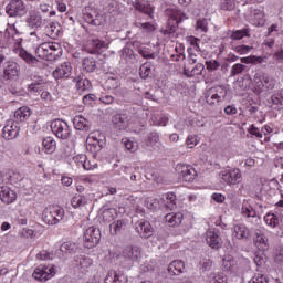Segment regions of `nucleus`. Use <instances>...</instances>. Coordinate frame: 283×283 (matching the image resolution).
<instances>
[{
    "label": "nucleus",
    "instance_id": "1",
    "mask_svg": "<svg viewBox=\"0 0 283 283\" xmlns=\"http://www.w3.org/2000/svg\"><path fill=\"white\" fill-rule=\"evenodd\" d=\"M15 52L20 56V59H23V61L27 63V65H31V67H36L39 64V59L41 61H56L59 56H61V44L56 42H46L42 43L35 49V55H32V53L28 52L25 49L20 48L15 49Z\"/></svg>",
    "mask_w": 283,
    "mask_h": 283
},
{
    "label": "nucleus",
    "instance_id": "2",
    "mask_svg": "<svg viewBox=\"0 0 283 283\" xmlns=\"http://www.w3.org/2000/svg\"><path fill=\"white\" fill-rule=\"evenodd\" d=\"M166 13L168 14L169 20L166 27L160 29L161 34L165 36H169V39H178V25L182 23V21H187V14L180 10H166Z\"/></svg>",
    "mask_w": 283,
    "mask_h": 283
},
{
    "label": "nucleus",
    "instance_id": "3",
    "mask_svg": "<svg viewBox=\"0 0 283 283\" xmlns=\"http://www.w3.org/2000/svg\"><path fill=\"white\" fill-rule=\"evenodd\" d=\"M65 218V209L61 206H49L44 209L42 220L45 224H59Z\"/></svg>",
    "mask_w": 283,
    "mask_h": 283
},
{
    "label": "nucleus",
    "instance_id": "4",
    "mask_svg": "<svg viewBox=\"0 0 283 283\" xmlns=\"http://www.w3.org/2000/svg\"><path fill=\"white\" fill-rule=\"evenodd\" d=\"M219 180L222 185L233 187L242 182V171L239 168L223 169L219 172Z\"/></svg>",
    "mask_w": 283,
    "mask_h": 283
},
{
    "label": "nucleus",
    "instance_id": "5",
    "mask_svg": "<svg viewBox=\"0 0 283 283\" xmlns=\"http://www.w3.org/2000/svg\"><path fill=\"white\" fill-rule=\"evenodd\" d=\"M51 130L61 140H67L72 136V129L67 122L63 119H54L51 122Z\"/></svg>",
    "mask_w": 283,
    "mask_h": 283
},
{
    "label": "nucleus",
    "instance_id": "6",
    "mask_svg": "<svg viewBox=\"0 0 283 283\" xmlns=\"http://www.w3.org/2000/svg\"><path fill=\"white\" fill-rule=\"evenodd\" d=\"M85 249H94L101 242V230L90 227L84 231L83 235Z\"/></svg>",
    "mask_w": 283,
    "mask_h": 283
},
{
    "label": "nucleus",
    "instance_id": "7",
    "mask_svg": "<svg viewBox=\"0 0 283 283\" xmlns=\"http://www.w3.org/2000/svg\"><path fill=\"white\" fill-rule=\"evenodd\" d=\"M74 266L77 268L82 275H87L94 269V260L85 254H78L74 256Z\"/></svg>",
    "mask_w": 283,
    "mask_h": 283
},
{
    "label": "nucleus",
    "instance_id": "8",
    "mask_svg": "<svg viewBox=\"0 0 283 283\" xmlns=\"http://www.w3.org/2000/svg\"><path fill=\"white\" fill-rule=\"evenodd\" d=\"M54 275H56L54 265H40L35 268L32 273V277L38 282H48V280H52Z\"/></svg>",
    "mask_w": 283,
    "mask_h": 283
},
{
    "label": "nucleus",
    "instance_id": "9",
    "mask_svg": "<svg viewBox=\"0 0 283 283\" xmlns=\"http://www.w3.org/2000/svg\"><path fill=\"white\" fill-rule=\"evenodd\" d=\"M175 169L179 178L185 182H193V180H196V176H198L196 168L189 165L178 164Z\"/></svg>",
    "mask_w": 283,
    "mask_h": 283
},
{
    "label": "nucleus",
    "instance_id": "10",
    "mask_svg": "<svg viewBox=\"0 0 283 283\" xmlns=\"http://www.w3.org/2000/svg\"><path fill=\"white\" fill-rule=\"evenodd\" d=\"M135 231L144 240H147L154 235V227H151V223L145 219L138 220L135 223Z\"/></svg>",
    "mask_w": 283,
    "mask_h": 283
},
{
    "label": "nucleus",
    "instance_id": "11",
    "mask_svg": "<svg viewBox=\"0 0 283 283\" xmlns=\"http://www.w3.org/2000/svg\"><path fill=\"white\" fill-rule=\"evenodd\" d=\"M122 255L126 262L134 264V262H138L143 258V250L137 245H128L124 248Z\"/></svg>",
    "mask_w": 283,
    "mask_h": 283
},
{
    "label": "nucleus",
    "instance_id": "12",
    "mask_svg": "<svg viewBox=\"0 0 283 283\" xmlns=\"http://www.w3.org/2000/svg\"><path fill=\"white\" fill-rule=\"evenodd\" d=\"M9 17H23L25 14V3L23 0H11L6 7Z\"/></svg>",
    "mask_w": 283,
    "mask_h": 283
},
{
    "label": "nucleus",
    "instance_id": "13",
    "mask_svg": "<svg viewBox=\"0 0 283 283\" xmlns=\"http://www.w3.org/2000/svg\"><path fill=\"white\" fill-rule=\"evenodd\" d=\"M19 78V64L17 62H7L3 69L2 83L17 81Z\"/></svg>",
    "mask_w": 283,
    "mask_h": 283
},
{
    "label": "nucleus",
    "instance_id": "14",
    "mask_svg": "<svg viewBox=\"0 0 283 283\" xmlns=\"http://www.w3.org/2000/svg\"><path fill=\"white\" fill-rule=\"evenodd\" d=\"M27 25L30 28V30H41L43 28V18L41 17V13L38 11H30L29 17L27 18Z\"/></svg>",
    "mask_w": 283,
    "mask_h": 283
},
{
    "label": "nucleus",
    "instance_id": "15",
    "mask_svg": "<svg viewBox=\"0 0 283 283\" xmlns=\"http://www.w3.org/2000/svg\"><path fill=\"white\" fill-rule=\"evenodd\" d=\"M19 136V124L14 120H8L3 127V138L6 140H14Z\"/></svg>",
    "mask_w": 283,
    "mask_h": 283
},
{
    "label": "nucleus",
    "instance_id": "16",
    "mask_svg": "<svg viewBox=\"0 0 283 283\" xmlns=\"http://www.w3.org/2000/svg\"><path fill=\"white\" fill-rule=\"evenodd\" d=\"M133 7L137 12H140L142 14H146L150 19H154V7L145 0H135L133 3Z\"/></svg>",
    "mask_w": 283,
    "mask_h": 283
},
{
    "label": "nucleus",
    "instance_id": "17",
    "mask_svg": "<svg viewBox=\"0 0 283 283\" xmlns=\"http://www.w3.org/2000/svg\"><path fill=\"white\" fill-rule=\"evenodd\" d=\"M70 74H72V65L67 62H64L52 72L55 81H59V78H70Z\"/></svg>",
    "mask_w": 283,
    "mask_h": 283
},
{
    "label": "nucleus",
    "instance_id": "18",
    "mask_svg": "<svg viewBox=\"0 0 283 283\" xmlns=\"http://www.w3.org/2000/svg\"><path fill=\"white\" fill-rule=\"evenodd\" d=\"M0 200L6 205H12L17 200V192L10 187L0 186Z\"/></svg>",
    "mask_w": 283,
    "mask_h": 283
},
{
    "label": "nucleus",
    "instance_id": "19",
    "mask_svg": "<svg viewBox=\"0 0 283 283\" xmlns=\"http://www.w3.org/2000/svg\"><path fill=\"white\" fill-rule=\"evenodd\" d=\"M206 242L211 249H220V247H222V239L216 229L207 232Z\"/></svg>",
    "mask_w": 283,
    "mask_h": 283
},
{
    "label": "nucleus",
    "instance_id": "20",
    "mask_svg": "<svg viewBox=\"0 0 283 283\" xmlns=\"http://www.w3.org/2000/svg\"><path fill=\"white\" fill-rule=\"evenodd\" d=\"M73 125L78 132H90V129H92V122L82 115H76L73 118Z\"/></svg>",
    "mask_w": 283,
    "mask_h": 283
},
{
    "label": "nucleus",
    "instance_id": "21",
    "mask_svg": "<svg viewBox=\"0 0 283 283\" xmlns=\"http://www.w3.org/2000/svg\"><path fill=\"white\" fill-rule=\"evenodd\" d=\"M30 116H32V109L28 106H22L14 112V120L17 125H19V123H25Z\"/></svg>",
    "mask_w": 283,
    "mask_h": 283
},
{
    "label": "nucleus",
    "instance_id": "22",
    "mask_svg": "<svg viewBox=\"0 0 283 283\" xmlns=\"http://www.w3.org/2000/svg\"><path fill=\"white\" fill-rule=\"evenodd\" d=\"M127 229V220L119 219L109 224V231L112 235H118Z\"/></svg>",
    "mask_w": 283,
    "mask_h": 283
},
{
    "label": "nucleus",
    "instance_id": "23",
    "mask_svg": "<svg viewBox=\"0 0 283 283\" xmlns=\"http://www.w3.org/2000/svg\"><path fill=\"white\" fill-rule=\"evenodd\" d=\"M254 245L259 251L269 250V239L262 232H256L254 237Z\"/></svg>",
    "mask_w": 283,
    "mask_h": 283
},
{
    "label": "nucleus",
    "instance_id": "24",
    "mask_svg": "<svg viewBox=\"0 0 283 283\" xmlns=\"http://www.w3.org/2000/svg\"><path fill=\"white\" fill-rule=\"evenodd\" d=\"M44 34L49 36V39H59V34H61V24L59 22H53L50 25L44 28Z\"/></svg>",
    "mask_w": 283,
    "mask_h": 283
},
{
    "label": "nucleus",
    "instance_id": "25",
    "mask_svg": "<svg viewBox=\"0 0 283 283\" xmlns=\"http://www.w3.org/2000/svg\"><path fill=\"white\" fill-rule=\"evenodd\" d=\"M184 218L182 212H171L165 216V220L169 227H178V224H181Z\"/></svg>",
    "mask_w": 283,
    "mask_h": 283
},
{
    "label": "nucleus",
    "instance_id": "26",
    "mask_svg": "<svg viewBox=\"0 0 283 283\" xmlns=\"http://www.w3.org/2000/svg\"><path fill=\"white\" fill-rule=\"evenodd\" d=\"M185 271V262L175 260L168 265L169 275H180Z\"/></svg>",
    "mask_w": 283,
    "mask_h": 283
},
{
    "label": "nucleus",
    "instance_id": "27",
    "mask_svg": "<svg viewBox=\"0 0 283 283\" xmlns=\"http://www.w3.org/2000/svg\"><path fill=\"white\" fill-rule=\"evenodd\" d=\"M113 123L118 127V129H126L127 125L129 123V119L127 118V115L125 114H116L113 117Z\"/></svg>",
    "mask_w": 283,
    "mask_h": 283
},
{
    "label": "nucleus",
    "instance_id": "28",
    "mask_svg": "<svg viewBox=\"0 0 283 283\" xmlns=\"http://www.w3.org/2000/svg\"><path fill=\"white\" fill-rule=\"evenodd\" d=\"M82 70L91 74L96 71V60L94 57H85L82 61Z\"/></svg>",
    "mask_w": 283,
    "mask_h": 283
},
{
    "label": "nucleus",
    "instance_id": "29",
    "mask_svg": "<svg viewBox=\"0 0 283 283\" xmlns=\"http://www.w3.org/2000/svg\"><path fill=\"white\" fill-rule=\"evenodd\" d=\"M264 222L268 224V227H272V229H276V227H280V217L273 212H268L264 216Z\"/></svg>",
    "mask_w": 283,
    "mask_h": 283
},
{
    "label": "nucleus",
    "instance_id": "30",
    "mask_svg": "<svg viewBox=\"0 0 283 283\" xmlns=\"http://www.w3.org/2000/svg\"><path fill=\"white\" fill-rule=\"evenodd\" d=\"M42 145L46 154H54L56 151V142L52 137L44 138Z\"/></svg>",
    "mask_w": 283,
    "mask_h": 283
},
{
    "label": "nucleus",
    "instance_id": "31",
    "mask_svg": "<svg viewBox=\"0 0 283 283\" xmlns=\"http://www.w3.org/2000/svg\"><path fill=\"white\" fill-rule=\"evenodd\" d=\"M234 233L238 240H244V238H249V228L244 224L234 226Z\"/></svg>",
    "mask_w": 283,
    "mask_h": 283
},
{
    "label": "nucleus",
    "instance_id": "32",
    "mask_svg": "<svg viewBox=\"0 0 283 283\" xmlns=\"http://www.w3.org/2000/svg\"><path fill=\"white\" fill-rule=\"evenodd\" d=\"M104 283H123V275L116 271H109L104 279Z\"/></svg>",
    "mask_w": 283,
    "mask_h": 283
},
{
    "label": "nucleus",
    "instance_id": "33",
    "mask_svg": "<svg viewBox=\"0 0 283 283\" xmlns=\"http://www.w3.org/2000/svg\"><path fill=\"white\" fill-rule=\"evenodd\" d=\"M250 32H251L250 29L232 31L230 39H232V41H240L244 39V36H248V38L251 36Z\"/></svg>",
    "mask_w": 283,
    "mask_h": 283
},
{
    "label": "nucleus",
    "instance_id": "34",
    "mask_svg": "<svg viewBox=\"0 0 283 283\" xmlns=\"http://www.w3.org/2000/svg\"><path fill=\"white\" fill-rule=\"evenodd\" d=\"M196 31L202 32L203 34H206V32H209V19H198L196 22Z\"/></svg>",
    "mask_w": 283,
    "mask_h": 283
},
{
    "label": "nucleus",
    "instance_id": "35",
    "mask_svg": "<svg viewBox=\"0 0 283 283\" xmlns=\"http://www.w3.org/2000/svg\"><path fill=\"white\" fill-rule=\"evenodd\" d=\"M241 213L247 218H255V216H258V212L249 205V202H243Z\"/></svg>",
    "mask_w": 283,
    "mask_h": 283
},
{
    "label": "nucleus",
    "instance_id": "36",
    "mask_svg": "<svg viewBox=\"0 0 283 283\" xmlns=\"http://www.w3.org/2000/svg\"><path fill=\"white\" fill-rule=\"evenodd\" d=\"M71 205L74 209H78V207H85L87 205V199L81 195H76L72 198Z\"/></svg>",
    "mask_w": 283,
    "mask_h": 283
},
{
    "label": "nucleus",
    "instance_id": "37",
    "mask_svg": "<svg viewBox=\"0 0 283 283\" xmlns=\"http://www.w3.org/2000/svg\"><path fill=\"white\" fill-rule=\"evenodd\" d=\"M176 195H174V192H168L166 195V209H168V211H174V209H176L177 205H176Z\"/></svg>",
    "mask_w": 283,
    "mask_h": 283
},
{
    "label": "nucleus",
    "instance_id": "38",
    "mask_svg": "<svg viewBox=\"0 0 283 283\" xmlns=\"http://www.w3.org/2000/svg\"><path fill=\"white\" fill-rule=\"evenodd\" d=\"M222 266L224 271H231V269L235 266V259L231 254L224 255L222 259Z\"/></svg>",
    "mask_w": 283,
    "mask_h": 283
},
{
    "label": "nucleus",
    "instance_id": "39",
    "mask_svg": "<svg viewBox=\"0 0 283 283\" xmlns=\"http://www.w3.org/2000/svg\"><path fill=\"white\" fill-rule=\"evenodd\" d=\"M28 92H30V94H39V92H43V80L29 84Z\"/></svg>",
    "mask_w": 283,
    "mask_h": 283
},
{
    "label": "nucleus",
    "instance_id": "40",
    "mask_svg": "<svg viewBox=\"0 0 283 283\" xmlns=\"http://www.w3.org/2000/svg\"><path fill=\"white\" fill-rule=\"evenodd\" d=\"M77 249L78 245L70 241L62 243L60 247V251H62V253H74Z\"/></svg>",
    "mask_w": 283,
    "mask_h": 283
},
{
    "label": "nucleus",
    "instance_id": "41",
    "mask_svg": "<svg viewBox=\"0 0 283 283\" xmlns=\"http://www.w3.org/2000/svg\"><path fill=\"white\" fill-rule=\"evenodd\" d=\"M92 48H94V50L91 51V54H98V52L107 48V42L101 40H93Z\"/></svg>",
    "mask_w": 283,
    "mask_h": 283
},
{
    "label": "nucleus",
    "instance_id": "42",
    "mask_svg": "<svg viewBox=\"0 0 283 283\" xmlns=\"http://www.w3.org/2000/svg\"><path fill=\"white\" fill-rule=\"evenodd\" d=\"M222 99L220 96L216 93H213V90L206 95V103L210 105V107H213L217 103H220Z\"/></svg>",
    "mask_w": 283,
    "mask_h": 283
},
{
    "label": "nucleus",
    "instance_id": "43",
    "mask_svg": "<svg viewBox=\"0 0 283 283\" xmlns=\"http://www.w3.org/2000/svg\"><path fill=\"white\" fill-rule=\"evenodd\" d=\"M151 75V66L147 63L142 64V66L139 67V76L140 78H149V76Z\"/></svg>",
    "mask_w": 283,
    "mask_h": 283
},
{
    "label": "nucleus",
    "instance_id": "44",
    "mask_svg": "<svg viewBox=\"0 0 283 283\" xmlns=\"http://www.w3.org/2000/svg\"><path fill=\"white\" fill-rule=\"evenodd\" d=\"M244 70H247V65H244L242 63H237V64L232 65V67L230 70V76H238L239 74H242V72H244Z\"/></svg>",
    "mask_w": 283,
    "mask_h": 283
},
{
    "label": "nucleus",
    "instance_id": "45",
    "mask_svg": "<svg viewBox=\"0 0 283 283\" xmlns=\"http://www.w3.org/2000/svg\"><path fill=\"white\" fill-rule=\"evenodd\" d=\"M107 90H118L120 87V81L116 77H108L105 82Z\"/></svg>",
    "mask_w": 283,
    "mask_h": 283
},
{
    "label": "nucleus",
    "instance_id": "46",
    "mask_svg": "<svg viewBox=\"0 0 283 283\" xmlns=\"http://www.w3.org/2000/svg\"><path fill=\"white\" fill-rule=\"evenodd\" d=\"M213 266V261L210 259H203L200 261V268L199 271L200 273H207Z\"/></svg>",
    "mask_w": 283,
    "mask_h": 283
},
{
    "label": "nucleus",
    "instance_id": "47",
    "mask_svg": "<svg viewBox=\"0 0 283 283\" xmlns=\"http://www.w3.org/2000/svg\"><path fill=\"white\" fill-rule=\"evenodd\" d=\"M205 71V64L197 63L195 67L189 73V78H192V76H200L202 72Z\"/></svg>",
    "mask_w": 283,
    "mask_h": 283
},
{
    "label": "nucleus",
    "instance_id": "48",
    "mask_svg": "<svg viewBox=\"0 0 283 283\" xmlns=\"http://www.w3.org/2000/svg\"><path fill=\"white\" fill-rule=\"evenodd\" d=\"M220 6L221 10H235V0H221Z\"/></svg>",
    "mask_w": 283,
    "mask_h": 283
},
{
    "label": "nucleus",
    "instance_id": "49",
    "mask_svg": "<svg viewBox=\"0 0 283 283\" xmlns=\"http://www.w3.org/2000/svg\"><path fill=\"white\" fill-rule=\"evenodd\" d=\"M158 143H160V137L158 136V133H150L148 135V145L150 147H158Z\"/></svg>",
    "mask_w": 283,
    "mask_h": 283
},
{
    "label": "nucleus",
    "instance_id": "50",
    "mask_svg": "<svg viewBox=\"0 0 283 283\" xmlns=\"http://www.w3.org/2000/svg\"><path fill=\"white\" fill-rule=\"evenodd\" d=\"M125 149H127L128 151H130L132 154H134V151H136L138 149V145H136V143L125 138L122 140Z\"/></svg>",
    "mask_w": 283,
    "mask_h": 283
},
{
    "label": "nucleus",
    "instance_id": "51",
    "mask_svg": "<svg viewBox=\"0 0 283 283\" xmlns=\"http://www.w3.org/2000/svg\"><path fill=\"white\" fill-rule=\"evenodd\" d=\"M145 205L150 211H158V207H160L158 199H147Z\"/></svg>",
    "mask_w": 283,
    "mask_h": 283
},
{
    "label": "nucleus",
    "instance_id": "52",
    "mask_svg": "<svg viewBox=\"0 0 283 283\" xmlns=\"http://www.w3.org/2000/svg\"><path fill=\"white\" fill-rule=\"evenodd\" d=\"M135 25H138L145 32H154L156 30V27L151 22H135Z\"/></svg>",
    "mask_w": 283,
    "mask_h": 283
},
{
    "label": "nucleus",
    "instance_id": "53",
    "mask_svg": "<svg viewBox=\"0 0 283 283\" xmlns=\"http://www.w3.org/2000/svg\"><path fill=\"white\" fill-rule=\"evenodd\" d=\"M90 151L93 154H98L103 149V142L96 140V143H88Z\"/></svg>",
    "mask_w": 283,
    "mask_h": 283
},
{
    "label": "nucleus",
    "instance_id": "54",
    "mask_svg": "<svg viewBox=\"0 0 283 283\" xmlns=\"http://www.w3.org/2000/svg\"><path fill=\"white\" fill-rule=\"evenodd\" d=\"M75 83H76L77 90H82V92H85V90H86L85 83H86V85H90V80L83 78V77H77V78H75Z\"/></svg>",
    "mask_w": 283,
    "mask_h": 283
},
{
    "label": "nucleus",
    "instance_id": "55",
    "mask_svg": "<svg viewBox=\"0 0 283 283\" xmlns=\"http://www.w3.org/2000/svg\"><path fill=\"white\" fill-rule=\"evenodd\" d=\"M80 158H81V167H83V169H85L86 171H92V169H94V166H92V164L87 161V156L82 155Z\"/></svg>",
    "mask_w": 283,
    "mask_h": 283
},
{
    "label": "nucleus",
    "instance_id": "56",
    "mask_svg": "<svg viewBox=\"0 0 283 283\" xmlns=\"http://www.w3.org/2000/svg\"><path fill=\"white\" fill-rule=\"evenodd\" d=\"M119 54L122 59H132V56H134V50L129 49L128 46H125L120 50Z\"/></svg>",
    "mask_w": 283,
    "mask_h": 283
},
{
    "label": "nucleus",
    "instance_id": "57",
    "mask_svg": "<svg viewBox=\"0 0 283 283\" xmlns=\"http://www.w3.org/2000/svg\"><path fill=\"white\" fill-rule=\"evenodd\" d=\"M186 145L189 149H193L198 145V137L195 135H189L186 140Z\"/></svg>",
    "mask_w": 283,
    "mask_h": 283
},
{
    "label": "nucleus",
    "instance_id": "58",
    "mask_svg": "<svg viewBox=\"0 0 283 283\" xmlns=\"http://www.w3.org/2000/svg\"><path fill=\"white\" fill-rule=\"evenodd\" d=\"M13 34L11 35V41H13L14 45H21L23 39L21 38V33L17 30V28H13Z\"/></svg>",
    "mask_w": 283,
    "mask_h": 283
},
{
    "label": "nucleus",
    "instance_id": "59",
    "mask_svg": "<svg viewBox=\"0 0 283 283\" xmlns=\"http://www.w3.org/2000/svg\"><path fill=\"white\" fill-rule=\"evenodd\" d=\"M253 48L249 46V45H238L234 48V52H237V54H249V52H251Z\"/></svg>",
    "mask_w": 283,
    "mask_h": 283
},
{
    "label": "nucleus",
    "instance_id": "60",
    "mask_svg": "<svg viewBox=\"0 0 283 283\" xmlns=\"http://www.w3.org/2000/svg\"><path fill=\"white\" fill-rule=\"evenodd\" d=\"M212 92H216L214 94H218L221 101L222 98H227V88L224 86H217L212 88Z\"/></svg>",
    "mask_w": 283,
    "mask_h": 283
},
{
    "label": "nucleus",
    "instance_id": "61",
    "mask_svg": "<svg viewBox=\"0 0 283 283\" xmlns=\"http://www.w3.org/2000/svg\"><path fill=\"white\" fill-rule=\"evenodd\" d=\"M249 283H269V280L266 279V276H264V274H258L254 275Z\"/></svg>",
    "mask_w": 283,
    "mask_h": 283
},
{
    "label": "nucleus",
    "instance_id": "62",
    "mask_svg": "<svg viewBox=\"0 0 283 283\" xmlns=\"http://www.w3.org/2000/svg\"><path fill=\"white\" fill-rule=\"evenodd\" d=\"M248 132L251 134V136H255V138H262V132H260V128L255 127L253 124L250 125Z\"/></svg>",
    "mask_w": 283,
    "mask_h": 283
},
{
    "label": "nucleus",
    "instance_id": "63",
    "mask_svg": "<svg viewBox=\"0 0 283 283\" xmlns=\"http://www.w3.org/2000/svg\"><path fill=\"white\" fill-rule=\"evenodd\" d=\"M114 213H116V210L108 209L103 211V218L106 220V222H109V220H114Z\"/></svg>",
    "mask_w": 283,
    "mask_h": 283
},
{
    "label": "nucleus",
    "instance_id": "64",
    "mask_svg": "<svg viewBox=\"0 0 283 283\" xmlns=\"http://www.w3.org/2000/svg\"><path fill=\"white\" fill-rule=\"evenodd\" d=\"M209 280H210V282H213V283H223L224 282V275L223 274L216 275V274L211 273L209 275Z\"/></svg>",
    "mask_w": 283,
    "mask_h": 283
}]
</instances>
